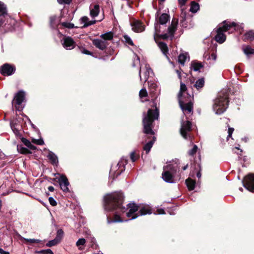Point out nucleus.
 <instances>
[{
	"label": "nucleus",
	"instance_id": "nucleus-1",
	"mask_svg": "<svg viewBox=\"0 0 254 254\" xmlns=\"http://www.w3.org/2000/svg\"><path fill=\"white\" fill-rule=\"evenodd\" d=\"M170 16L166 13L162 14L156 20L155 23V34L154 39L156 41V38L159 37L162 39H166L168 38H172L176 30L178 19L174 18L172 19L171 26L167 28V32H165L163 30L165 27V24L169 20Z\"/></svg>",
	"mask_w": 254,
	"mask_h": 254
},
{
	"label": "nucleus",
	"instance_id": "nucleus-2",
	"mask_svg": "<svg viewBox=\"0 0 254 254\" xmlns=\"http://www.w3.org/2000/svg\"><path fill=\"white\" fill-rule=\"evenodd\" d=\"M124 199L123 193L115 192L108 194L104 197V208L106 211H111L117 208L121 209L122 212L126 210L125 207H122V205Z\"/></svg>",
	"mask_w": 254,
	"mask_h": 254
},
{
	"label": "nucleus",
	"instance_id": "nucleus-3",
	"mask_svg": "<svg viewBox=\"0 0 254 254\" xmlns=\"http://www.w3.org/2000/svg\"><path fill=\"white\" fill-rule=\"evenodd\" d=\"M159 117V109L156 106L154 109H149L147 114L144 113L143 118V131L146 134L154 135V132L152 130L153 122L155 120H157Z\"/></svg>",
	"mask_w": 254,
	"mask_h": 254
},
{
	"label": "nucleus",
	"instance_id": "nucleus-4",
	"mask_svg": "<svg viewBox=\"0 0 254 254\" xmlns=\"http://www.w3.org/2000/svg\"><path fill=\"white\" fill-rule=\"evenodd\" d=\"M228 93L226 90L219 93L217 97L214 100L213 110L216 114L221 115L227 108Z\"/></svg>",
	"mask_w": 254,
	"mask_h": 254
},
{
	"label": "nucleus",
	"instance_id": "nucleus-5",
	"mask_svg": "<svg viewBox=\"0 0 254 254\" xmlns=\"http://www.w3.org/2000/svg\"><path fill=\"white\" fill-rule=\"evenodd\" d=\"M127 206V209H129V211L127 213V216L128 217L131 216L130 220L134 219L139 216L151 213V208L148 205L139 206L134 203H130Z\"/></svg>",
	"mask_w": 254,
	"mask_h": 254
},
{
	"label": "nucleus",
	"instance_id": "nucleus-6",
	"mask_svg": "<svg viewBox=\"0 0 254 254\" xmlns=\"http://www.w3.org/2000/svg\"><path fill=\"white\" fill-rule=\"evenodd\" d=\"M164 171L162 174V178L164 181L169 183H173L174 178L179 171L177 163H172L165 166Z\"/></svg>",
	"mask_w": 254,
	"mask_h": 254
},
{
	"label": "nucleus",
	"instance_id": "nucleus-7",
	"mask_svg": "<svg viewBox=\"0 0 254 254\" xmlns=\"http://www.w3.org/2000/svg\"><path fill=\"white\" fill-rule=\"evenodd\" d=\"M187 90V87L185 84L182 81L180 82V90L178 98L180 107L185 115L188 114H191L193 110L192 103L191 101L186 103L184 101L182 98V94Z\"/></svg>",
	"mask_w": 254,
	"mask_h": 254
},
{
	"label": "nucleus",
	"instance_id": "nucleus-8",
	"mask_svg": "<svg viewBox=\"0 0 254 254\" xmlns=\"http://www.w3.org/2000/svg\"><path fill=\"white\" fill-rule=\"evenodd\" d=\"M236 24L235 22H227L224 21L222 26H219L217 29V34L215 36V40L220 44H222L226 40V36L223 32L229 30L232 27H235Z\"/></svg>",
	"mask_w": 254,
	"mask_h": 254
},
{
	"label": "nucleus",
	"instance_id": "nucleus-9",
	"mask_svg": "<svg viewBox=\"0 0 254 254\" xmlns=\"http://www.w3.org/2000/svg\"><path fill=\"white\" fill-rule=\"evenodd\" d=\"M191 128V123L189 121H184V117L182 119L181 127L180 132L182 136L185 139H188L190 137V132Z\"/></svg>",
	"mask_w": 254,
	"mask_h": 254
},
{
	"label": "nucleus",
	"instance_id": "nucleus-10",
	"mask_svg": "<svg viewBox=\"0 0 254 254\" xmlns=\"http://www.w3.org/2000/svg\"><path fill=\"white\" fill-rule=\"evenodd\" d=\"M25 99V93L23 91H18L14 97V106L16 109L19 111L22 110L24 106L22 103Z\"/></svg>",
	"mask_w": 254,
	"mask_h": 254
},
{
	"label": "nucleus",
	"instance_id": "nucleus-11",
	"mask_svg": "<svg viewBox=\"0 0 254 254\" xmlns=\"http://www.w3.org/2000/svg\"><path fill=\"white\" fill-rule=\"evenodd\" d=\"M242 183L246 189L254 192V174H250L246 176Z\"/></svg>",
	"mask_w": 254,
	"mask_h": 254
},
{
	"label": "nucleus",
	"instance_id": "nucleus-12",
	"mask_svg": "<svg viewBox=\"0 0 254 254\" xmlns=\"http://www.w3.org/2000/svg\"><path fill=\"white\" fill-rule=\"evenodd\" d=\"M152 73V71L149 65L146 64L145 66V69L139 70V75L141 81L146 82L150 75Z\"/></svg>",
	"mask_w": 254,
	"mask_h": 254
},
{
	"label": "nucleus",
	"instance_id": "nucleus-13",
	"mask_svg": "<svg viewBox=\"0 0 254 254\" xmlns=\"http://www.w3.org/2000/svg\"><path fill=\"white\" fill-rule=\"evenodd\" d=\"M63 47L66 50H72L75 47V42L73 39L69 36H65L62 40Z\"/></svg>",
	"mask_w": 254,
	"mask_h": 254
},
{
	"label": "nucleus",
	"instance_id": "nucleus-14",
	"mask_svg": "<svg viewBox=\"0 0 254 254\" xmlns=\"http://www.w3.org/2000/svg\"><path fill=\"white\" fill-rule=\"evenodd\" d=\"M58 182L60 186L61 189L63 191L65 192H68L69 191L68 186L69 183L68 182L67 178L64 175H60V178H59Z\"/></svg>",
	"mask_w": 254,
	"mask_h": 254
},
{
	"label": "nucleus",
	"instance_id": "nucleus-15",
	"mask_svg": "<svg viewBox=\"0 0 254 254\" xmlns=\"http://www.w3.org/2000/svg\"><path fill=\"white\" fill-rule=\"evenodd\" d=\"M15 71V68L13 66L10 65L8 64H4L0 68V73L5 76H9L13 73Z\"/></svg>",
	"mask_w": 254,
	"mask_h": 254
},
{
	"label": "nucleus",
	"instance_id": "nucleus-16",
	"mask_svg": "<svg viewBox=\"0 0 254 254\" xmlns=\"http://www.w3.org/2000/svg\"><path fill=\"white\" fill-rule=\"evenodd\" d=\"M92 43L97 48L102 51L105 50L108 45L106 41L100 39H94L92 41Z\"/></svg>",
	"mask_w": 254,
	"mask_h": 254
},
{
	"label": "nucleus",
	"instance_id": "nucleus-17",
	"mask_svg": "<svg viewBox=\"0 0 254 254\" xmlns=\"http://www.w3.org/2000/svg\"><path fill=\"white\" fill-rule=\"evenodd\" d=\"M132 29L136 32H141L145 29L144 25L139 21H135L131 24Z\"/></svg>",
	"mask_w": 254,
	"mask_h": 254
},
{
	"label": "nucleus",
	"instance_id": "nucleus-18",
	"mask_svg": "<svg viewBox=\"0 0 254 254\" xmlns=\"http://www.w3.org/2000/svg\"><path fill=\"white\" fill-rule=\"evenodd\" d=\"M81 23L83 24V27H87L89 26L93 25L97 22L96 20H89L87 16H83L80 19Z\"/></svg>",
	"mask_w": 254,
	"mask_h": 254
},
{
	"label": "nucleus",
	"instance_id": "nucleus-19",
	"mask_svg": "<svg viewBox=\"0 0 254 254\" xmlns=\"http://www.w3.org/2000/svg\"><path fill=\"white\" fill-rule=\"evenodd\" d=\"M99 5L95 4L90 6V15L92 18L97 16L99 13Z\"/></svg>",
	"mask_w": 254,
	"mask_h": 254
},
{
	"label": "nucleus",
	"instance_id": "nucleus-20",
	"mask_svg": "<svg viewBox=\"0 0 254 254\" xmlns=\"http://www.w3.org/2000/svg\"><path fill=\"white\" fill-rule=\"evenodd\" d=\"M189 60L190 57L188 53H182L178 56V62L183 65H184L186 61Z\"/></svg>",
	"mask_w": 254,
	"mask_h": 254
},
{
	"label": "nucleus",
	"instance_id": "nucleus-21",
	"mask_svg": "<svg viewBox=\"0 0 254 254\" xmlns=\"http://www.w3.org/2000/svg\"><path fill=\"white\" fill-rule=\"evenodd\" d=\"M47 157L49 159V160L51 161L52 164H53V165H56L58 163V157L55 153H54L52 151L49 152V154L47 155Z\"/></svg>",
	"mask_w": 254,
	"mask_h": 254
},
{
	"label": "nucleus",
	"instance_id": "nucleus-22",
	"mask_svg": "<svg viewBox=\"0 0 254 254\" xmlns=\"http://www.w3.org/2000/svg\"><path fill=\"white\" fill-rule=\"evenodd\" d=\"M155 140H156V137L155 136H153L152 140L146 143L144 145L143 149V150L145 151L146 153H148L150 151L151 148H152V147L153 146V144H154V142L155 141Z\"/></svg>",
	"mask_w": 254,
	"mask_h": 254
},
{
	"label": "nucleus",
	"instance_id": "nucleus-23",
	"mask_svg": "<svg viewBox=\"0 0 254 254\" xmlns=\"http://www.w3.org/2000/svg\"><path fill=\"white\" fill-rule=\"evenodd\" d=\"M186 15H187L186 11H184L182 9V12L180 14V24L183 27H186L187 25V24L186 22Z\"/></svg>",
	"mask_w": 254,
	"mask_h": 254
},
{
	"label": "nucleus",
	"instance_id": "nucleus-24",
	"mask_svg": "<svg viewBox=\"0 0 254 254\" xmlns=\"http://www.w3.org/2000/svg\"><path fill=\"white\" fill-rule=\"evenodd\" d=\"M85 243L86 240L84 238H80L76 242V246L79 250L82 251L84 249Z\"/></svg>",
	"mask_w": 254,
	"mask_h": 254
},
{
	"label": "nucleus",
	"instance_id": "nucleus-25",
	"mask_svg": "<svg viewBox=\"0 0 254 254\" xmlns=\"http://www.w3.org/2000/svg\"><path fill=\"white\" fill-rule=\"evenodd\" d=\"M186 183L189 190H191L194 189L195 182L194 180L189 178L186 180Z\"/></svg>",
	"mask_w": 254,
	"mask_h": 254
},
{
	"label": "nucleus",
	"instance_id": "nucleus-26",
	"mask_svg": "<svg viewBox=\"0 0 254 254\" xmlns=\"http://www.w3.org/2000/svg\"><path fill=\"white\" fill-rule=\"evenodd\" d=\"M242 49L244 54L247 56L254 54V49L249 46H243Z\"/></svg>",
	"mask_w": 254,
	"mask_h": 254
},
{
	"label": "nucleus",
	"instance_id": "nucleus-27",
	"mask_svg": "<svg viewBox=\"0 0 254 254\" xmlns=\"http://www.w3.org/2000/svg\"><path fill=\"white\" fill-rule=\"evenodd\" d=\"M158 46L163 54L165 56H167V54L168 53V47L167 45L163 42H159L158 43Z\"/></svg>",
	"mask_w": 254,
	"mask_h": 254
},
{
	"label": "nucleus",
	"instance_id": "nucleus-28",
	"mask_svg": "<svg viewBox=\"0 0 254 254\" xmlns=\"http://www.w3.org/2000/svg\"><path fill=\"white\" fill-rule=\"evenodd\" d=\"M0 15L1 16H7V11L6 5L1 1H0Z\"/></svg>",
	"mask_w": 254,
	"mask_h": 254
},
{
	"label": "nucleus",
	"instance_id": "nucleus-29",
	"mask_svg": "<svg viewBox=\"0 0 254 254\" xmlns=\"http://www.w3.org/2000/svg\"><path fill=\"white\" fill-rule=\"evenodd\" d=\"M191 67L194 71H197L203 67L201 63L193 62L191 63Z\"/></svg>",
	"mask_w": 254,
	"mask_h": 254
},
{
	"label": "nucleus",
	"instance_id": "nucleus-30",
	"mask_svg": "<svg viewBox=\"0 0 254 254\" xmlns=\"http://www.w3.org/2000/svg\"><path fill=\"white\" fill-rule=\"evenodd\" d=\"M21 141L25 145L31 149L35 150L36 148V147L32 144L31 142L26 138L22 137L21 138Z\"/></svg>",
	"mask_w": 254,
	"mask_h": 254
},
{
	"label": "nucleus",
	"instance_id": "nucleus-31",
	"mask_svg": "<svg viewBox=\"0 0 254 254\" xmlns=\"http://www.w3.org/2000/svg\"><path fill=\"white\" fill-rule=\"evenodd\" d=\"M204 85V79L201 78L197 80L194 84V86L197 89H199L203 87Z\"/></svg>",
	"mask_w": 254,
	"mask_h": 254
},
{
	"label": "nucleus",
	"instance_id": "nucleus-32",
	"mask_svg": "<svg viewBox=\"0 0 254 254\" xmlns=\"http://www.w3.org/2000/svg\"><path fill=\"white\" fill-rule=\"evenodd\" d=\"M245 40H254V31L251 30L247 32L244 35Z\"/></svg>",
	"mask_w": 254,
	"mask_h": 254
},
{
	"label": "nucleus",
	"instance_id": "nucleus-33",
	"mask_svg": "<svg viewBox=\"0 0 254 254\" xmlns=\"http://www.w3.org/2000/svg\"><path fill=\"white\" fill-rule=\"evenodd\" d=\"M100 37L106 41V40H110L113 38V33L112 32H107L105 34H102Z\"/></svg>",
	"mask_w": 254,
	"mask_h": 254
},
{
	"label": "nucleus",
	"instance_id": "nucleus-34",
	"mask_svg": "<svg viewBox=\"0 0 254 254\" xmlns=\"http://www.w3.org/2000/svg\"><path fill=\"white\" fill-rule=\"evenodd\" d=\"M199 8V5L197 3H196L194 1L191 2L190 9V11L192 13H195L197 11Z\"/></svg>",
	"mask_w": 254,
	"mask_h": 254
},
{
	"label": "nucleus",
	"instance_id": "nucleus-35",
	"mask_svg": "<svg viewBox=\"0 0 254 254\" xmlns=\"http://www.w3.org/2000/svg\"><path fill=\"white\" fill-rule=\"evenodd\" d=\"M123 222V220H122L120 216L118 215L117 214H116L115 215L114 219L113 220H109L108 218V223H115V222Z\"/></svg>",
	"mask_w": 254,
	"mask_h": 254
},
{
	"label": "nucleus",
	"instance_id": "nucleus-36",
	"mask_svg": "<svg viewBox=\"0 0 254 254\" xmlns=\"http://www.w3.org/2000/svg\"><path fill=\"white\" fill-rule=\"evenodd\" d=\"M64 235V232L62 229H59L58 230L57 233V235L55 239L60 242L62 240Z\"/></svg>",
	"mask_w": 254,
	"mask_h": 254
},
{
	"label": "nucleus",
	"instance_id": "nucleus-37",
	"mask_svg": "<svg viewBox=\"0 0 254 254\" xmlns=\"http://www.w3.org/2000/svg\"><path fill=\"white\" fill-rule=\"evenodd\" d=\"M21 240H24L27 243H39L41 242V240L39 239H26L23 237L21 238Z\"/></svg>",
	"mask_w": 254,
	"mask_h": 254
},
{
	"label": "nucleus",
	"instance_id": "nucleus-38",
	"mask_svg": "<svg viewBox=\"0 0 254 254\" xmlns=\"http://www.w3.org/2000/svg\"><path fill=\"white\" fill-rule=\"evenodd\" d=\"M32 142L39 145H43L44 144V141L43 139L41 138L38 139L32 138Z\"/></svg>",
	"mask_w": 254,
	"mask_h": 254
},
{
	"label": "nucleus",
	"instance_id": "nucleus-39",
	"mask_svg": "<svg viewBox=\"0 0 254 254\" xmlns=\"http://www.w3.org/2000/svg\"><path fill=\"white\" fill-rule=\"evenodd\" d=\"M61 24L63 27H64L65 28H68V29H71V28H74V25L73 24H72L71 23L67 22H63V23H62Z\"/></svg>",
	"mask_w": 254,
	"mask_h": 254
},
{
	"label": "nucleus",
	"instance_id": "nucleus-40",
	"mask_svg": "<svg viewBox=\"0 0 254 254\" xmlns=\"http://www.w3.org/2000/svg\"><path fill=\"white\" fill-rule=\"evenodd\" d=\"M59 242L56 239H54V240H51V241H49L47 244H46V246L47 247H52V246H55L57 244H58Z\"/></svg>",
	"mask_w": 254,
	"mask_h": 254
},
{
	"label": "nucleus",
	"instance_id": "nucleus-41",
	"mask_svg": "<svg viewBox=\"0 0 254 254\" xmlns=\"http://www.w3.org/2000/svg\"><path fill=\"white\" fill-rule=\"evenodd\" d=\"M17 150L20 153L22 154H26L28 152V150L26 148L21 146H17Z\"/></svg>",
	"mask_w": 254,
	"mask_h": 254
},
{
	"label": "nucleus",
	"instance_id": "nucleus-42",
	"mask_svg": "<svg viewBox=\"0 0 254 254\" xmlns=\"http://www.w3.org/2000/svg\"><path fill=\"white\" fill-rule=\"evenodd\" d=\"M37 253L40 254H54L51 249L43 250L37 252Z\"/></svg>",
	"mask_w": 254,
	"mask_h": 254
},
{
	"label": "nucleus",
	"instance_id": "nucleus-43",
	"mask_svg": "<svg viewBox=\"0 0 254 254\" xmlns=\"http://www.w3.org/2000/svg\"><path fill=\"white\" fill-rule=\"evenodd\" d=\"M147 95V92L145 88L140 90L139 92V96L140 98L146 97Z\"/></svg>",
	"mask_w": 254,
	"mask_h": 254
},
{
	"label": "nucleus",
	"instance_id": "nucleus-44",
	"mask_svg": "<svg viewBox=\"0 0 254 254\" xmlns=\"http://www.w3.org/2000/svg\"><path fill=\"white\" fill-rule=\"evenodd\" d=\"M130 157L131 161L132 162H134L137 159L138 157V156L135 155L134 152H132L130 153Z\"/></svg>",
	"mask_w": 254,
	"mask_h": 254
},
{
	"label": "nucleus",
	"instance_id": "nucleus-45",
	"mask_svg": "<svg viewBox=\"0 0 254 254\" xmlns=\"http://www.w3.org/2000/svg\"><path fill=\"white\" fill-rule=\"evenodd\" d=\"M197 150V146L196 145H194L193 146L192 149L189 151V153L190 155H193L196 152Z\"/></svg>",
	"mask_w": 254,
	"mask_h": 254
},
{
	"label": "nucleus",
	"instance_id": "nucleus-46",
	"mask_svg": "<svg viewBox=\"0 0 254 254\" xmlns=\"http://www.w3.org/2000/svg\"><path fill=\"white\" fill-rule=\"evenodd\" d=\"M49 201L50 204L53 206H56L57 204L56 201L53 197H50L49 198Z\"/></svg>",
	"mask_w": 254,
	"mask_h": 254
},
{
	"label": "nucleus",
	"instance_id": "nucleus-47",
	"mask_svg": "<svg viewBox=\"0 0 254 254\" xmlns=\"http://www.w3.org/2000/svg\"><path fill=\"white\" fill-rule=\"evenodd\" d=\"M72 0H57L60 4H69Z\"/></svg>",
	"mask_w": 254,
	"mask_h": 254
},
{
	"label": "nucleus",
	"instance_id": "nucleus-48",
	"mask_svg": "<svg viewBox=\"0 0 254 254\" xmlns=\"http://www.w3.org/2000/svg\"><path fill=\"white\" fill-rule=\"evenodd\" d=\"M234 130V128L233 127H229L228 129V135L227 138L230 137L232 136V134Z\"/></svg>",
	"mask_w": 254,
	"mask_h": 254
},
{
	"label": "nucleus",
	"instance_id": "nucleus-49",
	"mask_svg": "<svg viewBox=\"0 0 254 254\" xmlns=\"http://www.w3.org/2000/svg\"><path fill=\"white\" fill-rule=\"evenodd\" d=\"M6 16H1L0 15V26H1L4 23Z\"/></svg>",
	"mask_w": 254,
	"mask_h": 254
},
{
	"label": "nucleus",
	"instance_id": "nucleus-50",
	"mask_svg": "<svg viewBox=\"0 0 254 254\" xmlns=\"http://www.w3.org/2000/svg\"><path fill=\"white\" fill-rule=\"evenodd\" d=\"M81 53L84 54H86V55H92V53L90 51H89L85 49H83L81 50Z\"/></svg>",
	"mask_w": 254,
	"mask_h": 254
},
{
	"label": "nucleus",
	"instance_id": "nucleus-51",
	"mask_svg": "<svg viewBox=\"0 0 254 254\" xmlns=\"http://www.w3.org/2000/svg\"><path fill=\"white\" fill-rule=\"evenodd\" d=\"M157 214H164L165 213L164 210L162 208L157 209Z\"/></svg>",
	"mask_w": 254,
	"mask_h": 254
},
{
	"label": "nucleus",
	"instance_id": "nucleus-52",
	"mask_svg": "<svg viewBox=\"0 0 254 254\" xmlns=\"http://www.w3.org/2000/svg\"><path fill=\"white\" fill-rule=\"evenodd\" d=\"M136 59H134L133 63V66H135V64H137L139 63V58L135 55Z\"/></svg>",
	"mask_w": 254,
	"mask_h": 254
},
{
	"label": "nucleus",
	"instance_id": "nucleus-53",
	"mask_svg": "<svg viewBox=\"0 0 254 254\" xmlns=\"http://www.w3.org/2000/svg\"><path fill=\"white\" fill-rule=\"evenodd\" d=\"M188 0H178L179 4L181 6L185 5Z\"/></svg>",
	"mask_w": 254,
	"mask_h": 254
},
{
	"label": "nucleus",
	"instance_id": "nucleus-54",
	"mask_svg": "<svg viewBox=\"0 0 254 254\" xmlns=\"http://www.w3.org/2000/svg\"><path fill=\"white\" fill-rule=\"evenodd\" d=\"M125 38L126 39V40H127V42L132 45L133 44L132 43V41L131 40V39L130 38H129L128 37H127V36H125Z\"/></svg>",
	"mask_w": 254,
	"mask_h": 254
},
{
	"label": "nucleus",
	"instance_id": "nucleus-55",
	"mask_svg": "<svg viewBox=\"0 0 254 254\" xmlns=\"http://www.w3.org/2000/svg\"><path fill=\"white\" fill-rule=\"evenodd\" d=\"M0 254H9V253L0 248Z\"/></svg>",
	"mask_w": 254,
	"mask_h": 254
},
{
	"label": "nucleus",
	"instance_id": "nucleus-56",
	"mask_svg": "<svg viewBox=\"0 0 254 254\" xmlns=\"http://www.w3.org/2000/svg\"><path fill=\"white\" fill-rule=\"evenodd\" d=\"M176 72L178 74V76L179 77V79H181V71H179V70H176Z\"/></svg>",
	"mask_w": 254,
	"mask_h": 254
},
{
	"label": "nucleus",
	"instance_id": "nucleus-57",
	"mask_svg": "<svg viewBox=\"0 0 254 254\" xmlns=\"http://www.w3.org/2000/svg\"><path fill=\"white\" fill-rule=\"evenodd\" d=\"M211 57L214 61H215L216 60L217 56L215 54H214V53L212 54L211 55Z\"/></svg>",
	"mask_w": 254,
	"mask_h": 254
},
{
	"label": "nucleus",
	"instance_id": "nucleus-58",
	"mask_svg": "<svg viewBox=\"0 0 254 254\" xmlns=\"http://www.w3.org/2000/svg\"><path fill=\"white\" fill-rule=\"evenodd\" d=\"M48 189L50 191H53L54 190V188L52 186H49Z\"/></svg>",
	"mask_w": 254,
	"mask_h": 254
},
{
	"label": "nucleus",
	"instance_id": "nucleus-59",
	"mask_svg": "<svg viewBox=\"0 0 254 254\" xmlns=\"http://www.w3.org/2000/svg\"><path fill=\"white\" fill-rule=\"evenodd\" d=\"M196 176L198 178H200L201 176V174L200 172H198L196 174Z\"/></svg>",
	"mask_w": 254,
	"mask_h": 254
},
{
	"label": "nucleus",
	"instance_id": "nucleus-60",
	"mask_svg": "<svg viewBox=\"0 0 254 254\" xmlns=\"http://www.w3.org/2000/svg\"><path fill=\"white\" fill-rule=\"evenodd\" d=\"M243 141H244L245 142H247V141L248 140L249 138L247 137H245L244 138H243L242 139Z\"/></svg>",
	"mask_w": 254,
	"mask_h": 254
},
{
	"label": "nucleus",
	"instance_id": "nucleus-61",
	"mask_svg": "<svg viewBox=\"0 0 254 254\" xmlns=\"http://www.w3.org/2000/svg\"><path fill=\"white\" fill-rule=\"evenodd\" d=\"M188 167V165L187 164L186 165H185L184 167H183V170H186Z\"/></svg>",
	"mask_w": 254,
	"mask_h": 254
},
{
	"label": "nucleus",
	"instance_id": "nucleus-62",
	"mask_svg": "<svg viewBox=\"0 0 254 254\" xmlns=\"http://www.w3.org/2000/svg\"><path fill=\"white\" fill-rule=\"evenodd\" d=\"M117 166H119V167H120L121 166V162H119L117 165Z\"/></svg>",
	"mask_w": 254,
	"mask_h": 254
},
{
	"label": "nucleus",
	"instance_id": "nucleus-63",
	"mask_svg": "<svg viewBox=\"0 0 254 254\" xmlns=\"http://www.w3.org/2000/svg\"><path fill=\"white\" fill-rule=\"evenodd\" d=\"M239 190H240V191H243V188H239Z\"/></svg>",
	"mask_w": 254,
	"mask_h": 254
},
{
	"label": "nucleus",
	"instance_id": "nucleus-64",
	"mask_svg": "<svg viewBox=\"0 0 254 254\" xmlns=\"http://www.w3.org/2000/svg\"><path fill=\"white\" fill-rule=\"evenodd\" d=\"M152 87L154 88L156 86V84H152Z\"/></svg>",
	"mask_w": 254,
	"mask_h": 254
}]
</instances>
